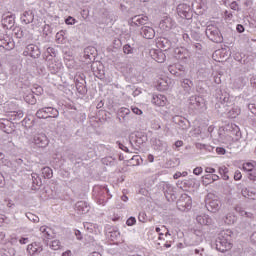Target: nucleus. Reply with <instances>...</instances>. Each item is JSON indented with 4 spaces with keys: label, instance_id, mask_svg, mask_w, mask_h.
<instances>
[{
    "label": "nucleus",
    "instance_id": "nucleus-56",
    "mask_svg": "<svg viewBox=\"0 0 256 256\" xmlns=\"http://www.w3.org/2000/svg\"><path fill=\"white\" fill-rule=\"evenodd\" d=\"M19 243H20V245H27V243H29V238H27V237H21V238L19 239Z\"/></svg>",
    "mask_w": 256,
    "mask_h": 256
},
{
    "label": "nucleus",
    "instance_id": "nucleus-28",
    "mask_svg": "<svg viewBox=\"0 0 256 256\" xmlns=\"http://www.w3.org/2000/svg\"><path fill=\"white\" fill-rule=\"evenodd\" d=\"M40 231H41V234H42V239L43 241H49V239H51V237H53L51 235V230L50 228H47L45 226H42L40 227Z\"/></svg>",
    "mask_w": 256,
    "mask_h": 256
},
{
    "label": "nucleus",
    "instance_id": "nucleus-26",
    "mask_svg": "<svg viewBox=\"0 0 256 256\" xmlns=\"http://www.w3.org/2000/svg\"><path fill=\"white\" fill-rule=\"evenodd\" d=\"M158 46L160 49H162V51H169V49H171V40L167 38H160L158 41Z\"/></svg>",
    "mask_w": 256,
    "mask_h": 256
},
{
    "label": "nucleus",
    "instance_id": "nucleus-20",
    "mask_svg": "<svg viewBox=\"0 0 256 256\" xmlns=\"http://www.w3.org/2000/svg\"><path fill=\"white\" fill-rule=\"evenodd\" d=\"M142 37L144 39H154L155 38V30L149 26H143L140 31Z\"/></svg>",
    "mask_w": 256,
    "mask_h": 256
},
{
    "label": "nucleus",
    "instance_id": "nucleus-23",
    "mask_svg": "<svg viewBox=\"0 0 256 256\" xmlns=\"http://www.w3.org/2000/svg\"><path fill=\"white\" fill-rule=\"evenodd\" d=\"M152 103L154 105H157L158 107H165V105L167 104V97L161 94L154 95L152 98Z\"/></svg>",
    "mask_w": 256,
    "mask_h": 256
},
{
    "label": "nucleus",
    "instance_id": "nucleus-13",
    "mask_svg": "<svg viewBox=\"0 0 256 256\" xmlns=\"http://www.w3.org/2000/svg\"><path fill=\"white\" fill-rule=\"evenodd\" d=\"M33 141L36 147H40L42 149L49 145V139H47L45 134L35 135Z\"/></svg>",
    "mask_w": 256,
    "mask_h": 256
},
{
    "label": "nucleus",
    "instance_id": "nucleus-22",
    "mask_svg": "<svg viewBox=\"0 0 256 256\" xmlns=\"http://www.w3.org/2000/svg\"><path fill=\"white\" fill-rule=\"evenodd\" d=\"M132 25L139 27V25H147V21H149V17L143 15H137L131 18Z\"/></svg>",
    "mask_w": 256,
    "mask_h": 256
},
{
    "label": "nucleus",
    "instance_id": "nucleus-12",
    "mask_svg": "<svg viewBox=\"0 0 256 256\" xmlns=\"http://www.w3.org/2000/svg\"><path fill=\"white\" fill-rule=\"evenodd\" d=\"M1 23L4 29H13L15 27V15L10 13L3 14Z\"/></svg>",
    "mask_w": 256,
    "mask_h": 256
},
{
    "label": "nucleus",
    "instance_id": "nucleus-16",
    "mask_svg": "<svg viewBox=\"0 0 256 256\" xmlns=\"http://www.w3.org/2000/svg\"><path fill=\"white\" fill-rule=\"evenodd\" d=\"M173 123L178 125L179 128L182 129V131L189 129V120H187L186 118H183L181 116H174Z\"/></svg>",
    "mask_w": 256,
    "mask_h": 256
},
{
    "label": "nucleus",
    "instance_id": "nucleus-38",
    "mask_svg": "<svg viewBox=\"0 0 256 256\" xmlns=\"http://www.w3.org/2000/svg\"><path fill=\"white\" fill-rule=\"evenodd\" d=\"M26 103H29L30 105H35L37 103V99L35 98V95L33 93H29L24 97Z\"/></svg>",
    "mask_w": 256,
    "mask_h": 256
},
{
    "label": "nucleus",
    "instance_id": "nucleus-5",
    "mask_svg": "<svg viewBox=\"0 0 256 256\" xmlns=\"http://www.w3.org/2000/svg\"><path fill=\"white\" fill-rule=\"evenodd\" d=\"M206 36L210 41H213V43H223V36H221V32L219 31V28H217L214 25H208L206 27Z\"/></svg>",
    "mask_w": 256,
    "mask_h": 256
},
{
    "label": "nucleus",
    "instance_id": "nucleus-15",
    "mask_svg": "<svg viewBox=\"0 0 256 256\" xmlns=\"http://www.w3.org/2000/svg\"><path fill=\"white\" fill-rule=\"evenodd\" d=\"M48 69L53 75H55L63 69V64L60 61L52 59L48 61Z\"/></svg>",
    "mask_w": 256,
    "mask_h": 256
},
{
    "label": "nucleus",
    "instance_id": "nucleus-24",
    "mask_svg": "<svg viewBox=\"0 0 256 256\" xmlns=\"http://www.w3.org/2000/svg\"><path fill=\"white\" fill-rule=\"evenodd\" d=\"M248 82H249V79L247 77L240 76L235 79L233 83V87L235 89H243V87H245V85H247Z\"/></svg>",
    "mask_w": 256,
    "mask_h": 256
},
{
    "label": "nucleus",
    "instance_id": "nucleus-29",
    "mask_svg": "<svg viewBox=\"0 0 256 256\" xmlns=\"http://www.w3.org/2000/svg\"><path fill=\"white\" fill-rule=\"evenodd\" d=\"M23 115H24L23 110L12 111L9 113V117L11 121H19L23 119Z\"/></svg>",
    "mask_w": 256,
    "mask_h": 256
},
{
    "label": "nucleus",
    "instance_id": "nucleus-21",
    "mask_svg": "<svg viewBox=\"0 0 256 256\" xmlns=\"http://www.w3.org/2000/svg\"><path fill=\"white\" fill-rule=\"evenodd\" d=\"M35 19V15L31 10L23 12V14L20 17V20L24 25H29V23H33V20Z\"/></svg>",
    "mask_w": 256,
    "mask_h": 256
},
{
    "label": "nucleus",
    "instance_id": "nucleus-50",
    "mask_svg": "<svg viewBox=\"0 0 256 256\" xmlns=\"http://www.w3.org/2000/svg\"><path fill=\"white\" fill-rule=\"evenodd\" d=\"M157 63H163L165 61V55L163 54V52H160V54H158V58L156 59Z\"/></svg>",
    "mask_w": 256,
    "mask_h": 256
},
{
    "label": "nucleus",
    "instance_id": "nucleus-34",
    "mask_svg": "<svg viewBox=\"0 0 256 256\" xmlns=\"http://www.w3.org/2000/svg\"><path fill=\"white\" fill-rule=\"evenodd\" d=\"M131 110L129 108L122 107L118 111V118L131 116Z\"/></svg>",
    "mask_w": 256,
    "mask_h": 256
},
{
    "label": "nucleus",
    "instance_id": "nucleus-33",
    "mask_svg": "<svg viewBox=\"0 0 256 256\" xmlns=\"http://www.w3.org/2000/svg\"><path fill=\"white\" fill-rule=\"evenodd\" d=\"M42 175L44 179H51L53 177V170L50 167L42 168Z\"/></svg>",
    "mask_w": 256,
    "mask_h": 256
},
{
    "label": "nucleus",
    "instance_id": "nucleus-62",
    "mask_svg": "<svg viewBox=\"0 0 256 256\" xmlns=\"http://www.w3.org/2000/svg\"><path fill=\"white\" fill-rule=\"evenodd\" d=\"M250 241H251L252 243H256V231L251 234V236H250Z\"/></svg>",
    "mask_w": 256,
    "mask_h": 256
},
{
    "label": "nucleus",
    "instance_id": "nucleus-57",
    "mask_svg": "<svg viewBox=\"0 0 256 256\" xmlns=\"http://www.w3.org/2000/svg\"><path fill=\"white\" fill-rule=\"evenodd\" d=\"M194 175H201V173H203V168L202 167H196L193 170Z\"/></svg>",
    "mask_w": 256,
    "mask_h": 256
},
{
    "label": "nucleus",
    "instance_id": "nucleus-4",
    "mask_svg": "<svg viewBox=\"0 0 256 256\" xmlns=\"http://www.w3.org/2000/svg\"><path fill=\"white\" fill-rule=\"evenodd\" d=\"M184 243L187 247H195L203 243V232L200 230H195L187 238H185Z\"/></svg>",
    "mask_w": 256,
    "mask_h": 256
},
{
    "label": "nucleus",
    "instance_id": "nucleus-45",
    "mask_svg": "<svg viewBox=\"0 0 256 256\" xmlns=\"http://www.w3.org/2000/svg\"><path fill=\"white\" fill-rule=\"evenodd\" d=\"M119 119L120 123H127L128 121H130L131 119H133V115L130 116H122Z\"/></svg>",
    "mask_w": 256,
    "mask_h": 256
},
{
    "label": "nucleus",
    "instance_id": "nucleus-60",
    "mask_svg": "<svg viewBox=\"0 0 256 256\" xmlns=\"http://www.w3.org/2000/svg\"><path fill=\"white\" fill-rule=\"evenodd\" d=\"M236 30L238 31V33H243V31H245V27L241 24H238L236 26Z\"/></svg>",
    "mask_w": 256,
    "mask_h": 256
},
{
    "label": "nucleus",
    "instance_id": "nucleus-17",
    "mask_svg": "<svg viewBox=\"0 0 256 256\" xmlns=\"http://www.w3.org/2000/svg\"><path fill=\"white\" fill-rule=\"evenodd\" d=\"M75 209L79 215H85V213H89L91 206L85 201H79L75 204Z\"/></svg>",
    "mask_w": 256,
    "mask_h": 256
},
{
    "label": "nucleus",
    "instance_id": "nucleus-8",
    "mask_svg": "<svg viewBox=\"0 0 256 256\" xmlns=\"http://www.w3.org/2000/svg\"><path fill=\"white\" fill-rule=\"evenodd\" d=\"M188 104L193 111H201L205 107V99L201 96L193 95L188 99Z\"/></svg>",
    "mask_w": 256,
    "mask_h": 256
},
{
    "label": "nucleus",
    "instance_id": "nucleus-30",
    "mask_svg": "<svg viewBox=\"0 0 256 256\" xmlns=\"http://www.w3.org/2000/svg\"><path fill=\"white\" fill-rule=\"evenodd\" d=\"M237 213L241 215V217H244L245 219H253V213L245 211L242 207L237 206L236 207Z\"/></svg>",
    "mask_w": 256,
    "mask_h": 256
},
{
    "label": "nucleus",
    "instance_id": "nucleus-51",
    "mask_svg": "<svg viewBox=\"0 0 256 256\" xmlns=\"http://www.w3.org/2000/svg\"><path fill=\"white\" fill-rule=\"evenodd\" d=\"M0 165H5V166H9L11 165V162L9 161V159H7L4 155L3 159L0 160Z\"/></svg>",
    "mask_w": 256,
    "mask_h": 256
},
{
    "label": "nucleus",
    "instance_id": "nucleus-19",
    "mask_svg": "<svg viewBox=\"0 0 256 256\" xmlns=\"http://www.w3.org/2000/svg\"><path fill=\"white\" fill-rule=\"evenodd\" d=\"M43 251V246H41V244L34 242L32 244H29L27 246V253H29V255H39V253H41Z\"/></svg>",
    "mask_w": 256,
    "mask_h": 256
},
{
    "label": "nucleus",
    "instance_id": "nucleus-58",
    "mask_svg": "<svg viewBox=\"0 0 256 256\" xmlns=\"http://www.w3.org/2000/svg\"><path fill=\"white\" fill-rule=\"evenodd\" d=\"M216 153H217L218 155H225L226 150H225V148L217 147V148H216Z\"/></svg>",
    "mask_w": 256,
    "mask_h": 256
},
{
    "label": "nucleus",
    "instance_id": "nucleus-36",
    "mask_svg": "<svg viewBox=\"0 0 256 256\" xmlns=\"http://www.w3.org/2000/svg\"><path fill=\"white\" fill-rule=\"evenodd\" d=\"M14 35L17 37V39H23L25 37L26 33L21 27L14 28Z\"/></svg>",
    "mask_w": 256,
    "mask_h": 256
},
{
    "label": "nucleus",
    "instance_id": "nucleus-3",
    "mask_svg": "<svg viewBox=\"0 0 256 256\" xmlns=\"http://www.w3.org/2000/svg\"><path fill=\"white\" fill-rule=\"evenodd\" d=\"M38 119H57L59 117V110L53 107H44L36 112Z\"/></svg>",
    "mask_w": 256,
    "mask_h": 256
},
{
    "label": "nucleus",
    "instance_id": "nucleus-6",
    "mask_svg": "<svg viewBox=\"0 0 256 256\" xmlns=\"http://www.w3.org/2000/svg\"><path fill=\"white\" fill-rule=\"evenodd\" d=\"M206 208L211 213H217L221 209V201L213 194H208L206 198Z\"/></svg>",
    "mask_w": 256,
    "mask_h": 256
},
{
    "label": "nucleus",
    "instance_id": "nucleus-44",
    "mask_svg": "<svg viewBox=\"0 0 256 256\" xmlns=\"http://www.w3.org/2000/svg\"><path fill=\"white\" fill-rule=\"evenodd\" d=\"M135 223H137V219H135V217H133V216L128 218L126 221V225H128V227H133V225H135Z\"/></svg>",
    "mask_w": 256,
    "mask_h": 256
},
{
    "label": "nucleus",
    "instance_id": "nucleus-37",
    "mask_svg": "<svg viewBox=\"0 0 256 256\" xmlns=\"http://www.w3.org/2000/svg\"><path fill=\"white\" fill-rule=\"evenodd\" d=\"M184 185H186L187 187H197L199 183L197 182L196 178L190 177L184 182Z\"/></svg>",
    "mask_w": 256,
    "mask_h": 256
},
{
    "label": "nucleus",
    "instance_id": "nucleus-10",
    "mask_svg": "<svg viewBox=\"0 0 256 256\" xmlns=\"http://www.w3.org/2000/svg\"><path fill=\"white\" fill-rule=\"evenodd\" d=\"M176 11L181 19H193V11L191 10V6L188 4H179L176 8Z\"/></svg>",
    "mask_w": 256,
    "mask_h": 256
},
{
    "label": "nucleus",
    "instance_id": "nucleus-11",
    "mask_svg": "<svg viewBox=\"0 0 256 256\" xmlns=\"http://www.w3.org/2000/svg\"><path fill=\"white\" fill-rule=\"evenodd\" d=\"M23 55L25 57H32V59H39V57H41V50L39 49V46L35 44H29L26 46Z\"/></svg>",
    "mask_w": 256,
    "mask_h": 256
},
{
    "label": "nucleus",
    "instance_id": "nucleus-27",
    "mask_svg": "<svg viewBox=\"0 0 256 256\" xmlns=\"http://www.w3.org/2000/svg\"><path fill=\"white\" fill-rule=\"evenodd\" d=\"M181 87L184 89L185 93H191V90L193 89V81L184 79L181 81Z\"/></svg>",
    "mask_w": 256,
    "mask_h": 256
},
{
    "label": "nucleus",
    "instance_id": "nucleus-41",
    "mask_svg": "<svg viewBox=\"0 0 256 256\" xmlns=\"http://www.w3.org/2000/svg\"><path fill=\"white\" fill-rule=\"evenodd\" d=\"M90 53V55H89ZM93 53H95V48L94 47H87L84 49V57H86V59H91V55H93Z\"/></svg>",
    "mask_w": 256,
    "mask_h": 256
},
{
    "label": "nucleus",
    "instance_id": "nucleus-2",
    "mask_svg": "<svg viewBox=\"0 0 256 256\" xmlns=\"http://www.w3.org/2000/svg\"><path fill=\"white\" fill-rule=\"evenodd\" d=\"M93 193L97 194L98 205H105V203L112 197L109 194V188H107V186H95L93 188Z\"/></svg>",
    "mask_w": 256,
    "mask_h": 256
},
{
    "label": "nucleus",
    "instance_id": "nucleus-49",
    "mask_svg": "<svg viewBox=\"0 0 256 256\" xmlns=\"http://www.w3.org/2000/svg\"><path fill=\"white\" fill-rule=\"evenodd\" d=\"M132 109V113H134L135 115H143V111L137 107H131Z\"/></svg>",
    "mask_w": 256,
    "mask_h": 256
},
{
    "label": "nucleus",
    "instance_id": "nucleus-55",
    "mask_svg": "<svg viewBox=\"0 0 256 256\" xmlns=\"http://www.w3.org/2000/svg\"><path fill=\"white\" fill-rule=\"evenodd\" d=\"M248 199H252V201H256V190H250Z\"/></svg>",
    "mask_w": 256,
    "mask_h": 256
},
{
    "label": "nucleus",
    "instance_id": "nucleus-9",
    "mask_svg": "<svg viewBox=\"0 0 256 256\" xmlns=\"http://www.w3.org/2000/svg\"><path fill=\"white\" fill-rule=\"evenodd\" d=\"M0 47L2 49H5V51H12V49H15V42L11 37H9L7 34L3 33V31L0 30Z\"/></svg>",
    "mask_w": 256,
    "mask_h": 256
},
{
    "label": "nucleus",
    "instance_id": "nucleus-32",
    "mask_svg": "<svg viewBox=\"0 0 256 256\" xmlns=\"http://www.w3.org/2000/svg\"><path fill=\"white\" fill-rule=\"evenodd\" d=\"M31 177H32L33 185H36V187H41V185H43V182L41 181V178L39 177V174L32 173Z\"/></svg>",
    "mask_w": 256,
    "mask_h": 256
},
{
    "label": "nucleus",
    "instance_id": "nucleus-52",
    "mask_svg": "<svg viewBox=\"0 0 256 256\" xmlns=\"http://www.w3.org/2000/svg\"><path fill=\"white\" fill-rule=\"evenodd\" d=\"M250 193H251V190H249V189H247V188L242 189V195H243V197H245L246 199H249Z\"/></svg>",
    "mask_w": 256,
    "mask_h": 256
},
{
    "label": "nucleus",
    "instance_id": "nucleus-31",
    "mask_svg": "<svg viewBox=\"0 0 256 256\" xmlns=\"http://www.w3.org/2000/svg\"><path fill=\"white\" fill-rule=\"evenodd\" d=\"M161 25L162 27H165L167 31H169V29H173V25H175V22L173 21V19L166 17L164 20H162Z\"/></svg>",
    "mask_w": 256,
    "mask_h": 256
},
{
    "label": "nucleus",
    "instance_id": "nucleus-42",
    "mask_svg": "<svg viewBox=\"0 0 256 256\" xmlns=\"http://www.w3.org/2000/svg\"><path fill=\"white\" fill-rule=\"evenodd\" d=\"M26 217L29 219V221H32V223H39V216L31 212L26 213Z\"/></svg>",
    "mask_w": 256,
    "mask_h": 256
},
{
    "label": "nucleus",
    "instance_id": "nucleus-1",
    "mask_svg": "<svg viewBox=\"0 0 256 256\" xmlns=\"http://www.w3.org/2000/svg\"><path fill=\"white\" fill-rule=\"evenodd\" d=\"M215 245L217 251H220V253L231 250L233 247V243H231V230L221 231L216 238Z\"/></svg>",
    "mask_w": 256,
    "mask_h": 256
},
{
    "label": "nucleus",
    "instance_id": "nucleus-46",
    "mask_svg": "<svg viewBox=\"0 0 256 256\" xmlns=\"http://www.w3.org/2000/svg\"><path fill=\"white\" fill-rule=\"evenodd\" d=\"M248 179H250V181H256V170H252L248 172Z\"/></svg>",
    "mask_w": 256,
    "mask_h": 256
},
{
    "label": "nucleus",
    "instance_id": "nucleus-40",
    "mask_svg": "<svg viewBox=\"0 0 256 256\" xmlns=\"http://www.w3.org/2000/svg\"><path fill=\"white\" fill-rule=\"evenodd\" d=\"M61 247V241L59 240H53L50 244V249H53V251H59Z\"/></svg>",
    "mask_w": 256,
    "mask_h": 256
},
{
    "label": "nucleus",
    "instance_id": "nucleus-14",
    "mask_svg": "<svg viewBox=\"0 0 256 256\" xmlns=\"http://www.w3.org/2000/svg\"><path fill=\"white\" fill-rule=\"evenodd\" d=\"M13 127V122L8 119H0V130L4 133H7L8 135L13 133L15 131Z\"/></svg>",
    "mask_w": 256,
    "mask_h": 256
},
{
    "label": "nucleus",
    "instance_id": "nucleus-47",
    "mask_svg": "<svg viewBox=\"0 0 256 256\" xmlns=\"http://www.w3.org/2000/svg\"><path fill=\"white\" fill-rule=\"evenodd\" d=\"M66 25H75V23H77V20H75V18L69 16L66 20H65Z\"/></svg>",
    "mask_w": 256,
    "mask_h": 256
},
{
    "label": "nucleus",
    "instance_id": "nucleus-7",
    "mask_svg": "<svg viewBox=\"0 0 256 256\" xmlns=\"http://www.w3.org/2000/svg\"><path fill=\"white\" fill-rule=\"evenodd\" d=\"M227 107H229V94L225 92L217 97L215 109L218 110V113H225V111H227Z\"/></svg>",
    "mask_w": 256,
    "mask_h": 256
},
{
    "label": "nucleus",
    "instance_id": "nucleus-39",
    "mask_svg": "<svg viewBox=\"0 0 256 256\" xmlns=\"http://www.w3.org/2000/svg\"><path fill=\"white\" fill-rule=\"evenodd\" d=\"M123 53L125 55H133V53H135V48L131 47L129 44H125L123 46Z\"/></svg>",
    "mask_w": 256,
    "mask_h": 256
},
{
    "label": "nucleus",
    "instance_id": "nucleus-35",
    "mask_svg": "<svg viewBox=\"0 0 256 256\" xmlns=\"http://www.w3.org/2000/svg\"><path fill=\"white\" fill-rule=\"evenodd\" d=\"M224 221H225V223H226L227 225H233V223H235V222L237 221V217L234 216L233 213H228V214L226 215Z\"/></svg>",
    "mask_w": 256,
    "mask_h": 256
},
{
    "label": "nucleus",
    "instance_id": "nucleus-54",
    "mask_svg": "<svg viewBox=\"0 0 256 256\" xmlns=\"http://www.w3.org/2000/svg\"><path fill=\"white\" fill-rule=\"evenodd\" d=\"M241 177H243V175H241V171L237 170V171L234 173V179H235V181H241Z\"/></svg>",
    "mask_w": 256,
    "mask_h": 256
},
{
    "label": "nucleus",
    "instance_id": "nucleus-43",
    "mask_svg": "<svg viewBox=\"0 0 256 256\" xmlns=\"http://www.w3.org/2000/svg\"><path fill=\"white\" fill-rule=\"evenodd\" d=\"M242 169L249 173V171H253L255 169V164L251 162L244 163Z\"/></svg>",
    "mask_w": 256,
    "mask_h": 256
},
{
    "label": "nucleus",
    "instance_id": "nucleus-61",
    "mask_svg": "<svg viewBox=\"0 0 256 256\" xmlns=\"http://www.w3.org/2000/svg\"><path fill=\"white\" fill-rule=\"evenodd\" d=\"M230 7L231 9H233V11H239V8L237 7V2H232Z\"/></svg>",
    "mask_w": 256,
    "mask_h": 256
},
{
    "label": "nucleus",
    "instance_id": "nucleus-25",
    "mask_svg": "<svg viewBox=\"0 0 256 256\" xmlns=\"http://www.w3.org/2000/svg\"><path fill=\"white\" fill-rule=\"evenodd\" d=\"M196 221L200 225H211V223H213V219H211L207 214L198 215L196 217Z\"/></svg>",
    "mask_w": 256,
    "mask_h": 256
},
{
    "label": "nucleus",
    "instance_id": "nucleus-48",
    "mask_svg": "<svg viewBox=\"0 0 256 256\" xmlns=\"http://www.w3.org/2000/svg\"><path fill=\"white\" fill-rule=\"evenodd\" d=\"M191 39H193L194 41H201V35L197 32H192Z\"/></svg>",
    "mask_w": 256,
    "mask_h": 256
},
{
    "label": "nucleus",
    "instance_id": "nucleus-53",
    "mask_svg": "<svg viewBox=\"0 0 256 256\" xmlns=\"http://www.w3.org/2000/svg\"><path fill=\"white\" fill-rule=\"evenodd\" d=\"M225 173H229V169H228L227 167H225V166L220 167V168H219V174H220L221 176H224Z\"/></svg>",
    "mask_w": 256,
    "mask_h": 256
},
{
    "label": "nucleus",
    "instance_id": "nucleus-64",
    "mask_svg": "<svg viewBox=\"0 0 256 256\" xmlns=\"http://www.w3.org/2000/svg\"><path fill=\"white\" fill-rule=\"evenodd\" d=\"M205 172H206V173H215V168L206 167Z\"/></svg>",
    "mask_w": 256,
    "mask_h": 256
},
{
    "label": "nucleus",
    "instance_id": "nucleus-59",
    "mask_svg": "<svg viewBox=\"0 0 256 256\" xmlns=\"http://www.w3.org/2000/svg\"><path fill=\"white\" fill-rule=\"evenodd\" d=\"M182 37H183V40H184L186 43H191V38L189 37V34L184 33V34L182 35Z\"/></svg>",
    "mask_w": 256,
    "mask_h": 256
},
{
    "label": "nucleus",
    "instance_id": "nucleus-63",
    "mask_svg": "<svg viewBox=\"0 0 256 256\" xmlns=\"http://www.w3.org/2000/svg\"><path fill=\"white\" fill-rule=\"evenodd\" d=\"M75 235H76V237H77V239H78L79 241H81V240L83 239V236H81V231L76 230V231H75Z\"/></svg>",
    "mask_w": 256,
    "mask_h": 256
},
{
    "label": "nucleus",
    "instance_id": "nucleus-18",
    "mask_svg": "<svg viewBox=\"0 0 256 256\" xmlns=\"http://www.w3.org/2000/svg\"><path fill=\"white\" fill-rule=\"evenodd\" d=\"M191 197L187 194H184L181 199L178 200V207H182V209H191L192 205Z\"/></svg>",
    "mask_w": 256,
    "mask_h": 256
}]
</instances>
